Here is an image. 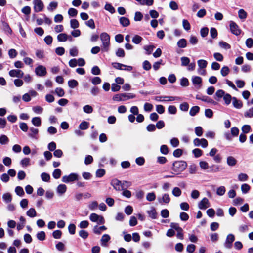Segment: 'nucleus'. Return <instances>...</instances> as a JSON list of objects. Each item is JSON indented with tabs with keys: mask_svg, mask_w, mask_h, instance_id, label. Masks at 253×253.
I'll use <instances>...</instances> for the list:
<instances>
[{
	"mask_svg": "<svg viewBox=\"0 0 253 253\" xmlns=\"http://www.w3.org/2000/svg\"><path fill=\"white\" fill-rule=\"evenodd\" d=\"M187 167V163L184 161H176L172 164V169L176 174L183 171Z\"/></svg>",
	"mask_w": 253,
	"mask_h": 253,
	"instance_id": "f257e3e1",
	"label": "nucleus"
},
{
	"mask_svg": "<svg viewBox=\"0 0 253 253\" xmlns=\"http://www.w3.org/2000/svg\"><path fill=\"white\" fill-rule=\"evenodd\" d=\"M102 42L101 50L103 52H107L110 47V36L106 32L102 33L100 36Z\"/></svg>",
	"mask_w": 253,
	"mask_h": 253,
	"instance_id": "f03ea898",
	"label": "nucleus"
},
{
	"mask_svg": "<svg viewBox=\"0 0 253 253\" xmlns=\"http://www.w3.org/2000/svg\"><path fill=\"white\" fill-rule=\"evenodd\" d=\"M135 95L132 93H120L115 95L113 97V100L115 101H125L130 99L134 98Z\"/></svg>",
	"mask_w": 253,
	"mask_h": 253,
	"instance_id": "7ed1b4c3",
	"label": "nucleus"
},
{
	"mask_svg": "<svg viewBox=\"0 0 253 253\" xmlns=\"http://www.w3.org/2000/svg\"><path fill=\"white\" fill-rule=\"evenodd\" d=\"M78 179L79 175L76 173H72L68 175H64L62 178V182L66 183L72 182L78 180Z\"/></svg>",
	"mask_w": 253,
	"mask_h": 253,
	"instance_id": "20e7f679",
	"label": "nucleus"
},
{
	"mask_svg": "<svg viewBox=\"0 0 253 253\" xmlns=\"http://www.w3.org/2000/svg\"><path fill=\"white\" fill-rule=\"evenodd\" d=\"M89 219L93 222H96L98 224H103L105 223V219L101 215H99L96 213H91L89 216Z\"/></svg>",
	"mask_w": 253,
	"mask_h": 253,
	"instance_id": "39448f33",
	"label": "nucleus"
},
{
	"mask_svg": "<svg viewBox=\"0 0 253 253\" xmlns=\"http://www.w3.org/2000/svg\"><path fill=\"white\" fill-rule=\"evenodd\" d=\"M230 29L232 33L236 36L239 35L241 32L239 26L233 21L230 22Z\"/></svg>",
	"mask_w": 253,
	"mask_h": 253,
	"instance_id": "423d86ee",
	"label": "nucleus"
},
{
	"mask_svg": "<svg viewBox=\"0 0 253 253\" xmlns=\"http://www.w3.org/2000/svg\"><path fill=\"white\" fill-rule=\"evenodd\" d=\"M178 97L174 96H157L154 97V99L159 102H169L176 100Z\"/></svg>",
	"mask_w": 253,
	"mask_h": 253,
	"instance_id": "0eeeda50",
	"label": "nucleus"
},
{
	"mask_svg": "<svg viewBox=\"0 0 253 253\" xmlns=\"http://www.w3.org/2000/svg\"><path fill=\"white\" fill-rule=\"evenodd\" d=\"M112 66L114 68L119 70L130 71L133 69V67L131 66H127L119 63H113Z\"/></svg>",
	"mask_w": 253,
	"mask_h": 253,
	"instance_id": "6e6552de",
	"label": "nucleus"
},
{
	"mask_svg": "<svg viewBox=\"0 0 253 253\" xmlns=\"http://www.w3.org/2000/svg\"><path fill=\"white\" fill-rule=\"evenodd\" d=\"M110 184L117 191H121L123 190L122 182L116 178H114L111 180Z\"/></svg>",
	"mask_w": 253,
	"mask_h": 253,
	"instance_id": "1a4fd4ad",
	"label": "nucleus"
},
{
	"mask_svg": "<svg viewBox=\"0 0 253 253\" xmlns=\"http://www.w3.org/2000/svg\"><path fill=\"white\" fill-rule=\"evenodd\" d=\"M34 9L35 12H38L42 10L44 4L41 0H34Z\"/></svg>",
	"mask_w": 253,
	"mask_h": 253,
	"instance_id": "9d476101",
	"label": "nucleus"
},
{
	"mask_svg": "<svg viewBox=\"0 0 253 253\" xmlns=\"http://www.w3.org/2000/svg\"><path fill=\"white\" fill-rule=\"evenodd\" d=\"M193 143L195 146H201L203 148H206L208 146V141L204 138L199 139L196 138L194 139Z\"/></svg>",
	"mask_w": 253,
	"mask_h": 253,
	"instance_id": "9b49d317",
	"label": "nucleus"
},
{
	"mask_svg": "<svg viewBox=\"0 0 253 253\" xmlns=\"http://www.w3.org/2000/svg\"><path fill=\"white\" fill-rule=\"evenodd\" d=\"M235 240V237L233 234H230L227 235L226 241L224 243V247L227 249H230L232 246V243Z\"/></svg>",
	"mask_w": 253,
	"mask_h": 253,
	"instance_id": "f8f14e48",
	"label": "nucleus"
},
{
	"mask_svg": "<svg viewBox=\"0 0 253 253\" xmlns=\"http://www.w3.org/2000/svg\"><path fill=\"white\" fill-rule=\"evenodd\" d=\"M158 201L161 204H169L170 201V198L168 193L162 194L161 197L158 198Z\"/></svg>",
	"mask_w": 253,
	"mask_h": 253,
	"instance_id": "ddd939ff",
	"label": "nucleus"
},
{
	"mask_svg": "<svg viewBox=\"0 0 253 253\" xmlns=\"http://www.w3.org/2000/svg\"><path fill=\"white\" fill-rule=\"evenodd\" d=\"M35 73L37 76H44L47 73L46 68L42 65H39L35 68Z\"/></svg>",
	"mask_w": 253,
	"mask_h": 253,
	"instance_id": "4468645a",
	"label": "nucleus"
},
{
	"mask_svg": "<svg viewBox=\"0 0 253 253\" xmlns=\"http://www.w3.org/2000/svg\"><path fill=\"white\" fill-rule=\"evenodd\" d=\"M9 75L11 77L22 78L24 75V73L19 69H13L9 72Z\"/></svg>",
	"mask_w": 253,
	"mask_h": 253,
	"instance_id": "2eb2a0df",
	"label": "nucleus"
},
{
	"mask_svg": "<svg viewBox=\"0 0 253 253\" xmlns=\"http://www.w3.org/2000/svg\"><path fill=\"white\" fill-rule=\"evenodd\" d=\"M210 206L208 199L204 198L198 204V208L202 210H205Z\"/></svg>",
	"mask_w": 253,
	"mask_h": 253,
	"instance_id": "dca6fc26",
	"label": "nucleus"
},
{
	"mask_svg": "<svg viewBox=\"0 0 253 253\" xmlns=\"http://www.w3.org/2000/svg\"><path fill=\"white\" fill-rule=\"evenodd\" d=\"M191 80L193 84L194 85H198L201 86L202 82V79L200 77L196 76H192Z\"/></svg>",
	"mask_w": 253,
	"mask_h": 253,
	"instance_id": "f3484780",
	"label": "nucleus"
},
{
	"mask_svg": "<svg viewBox=\"0 0 253 253\" xmlns=\"http://www.w3.org/2000/svg\"><path fill=\"white\" fill-rule=\"evenodd\" d=\"M237 163V160L233 156H228L227 158V164L229 166H235Z\"/></svg>",
	"mask_w": 253,
	"mask_h": 253,
	"instance_id": "a211bd4d",
	"label": "nucleus"
},
{
	"mask_svg": "<svg viewBox=\"0 0 253 253\" xmlns=\"http://www.w3.org/2000/svg\"><path fill=\"white\" fill-rule=\"evenodd\" d=\"M119 22L123 27H127L130 24L129 20L125 17H121L120 18Z\"/></svg>",
	"mask_w": 253,
	"mask_h": 253,
	"instance_id": "6ab92c4d",
	"label": "nucleus"
},
{
	"mask_svg": "<svg viewBox=\"0 0 253 253\" xmlns=\"http://www.w3.org/2000/svg\"><path fill=\"white\" fill-rule=\"evenodd\" d=\"M110 240V236L108 234H104L101 239V244L102 246H106V243Z\"/></svg>",
	"mask_w": 253,
	"mask_h": 253,
	"instance_id": "aec40b11",
	"label": "nucleus"
},
{
	"mask_svg": "<svg viewBox=\"0 0 253 253\" xmlns=\"http://www.w3.org/2000/svg\"><path fill=\"white\" fill-rule=\"evenodd\" d=\"M67 190V186L65 184H60L57 188V192L60 195L63 194Z\"/></svg>",
	"mask_w": 253,
	"mask_h": 253,
	"instance_id": "412c9836",
	"label": "nucleus"
},
{
	"mask_svg": "<svg viewBox=\"0 0 253 253\" xmlns=\"http://www.w3.org/2000/svg\"><path fill=\"white\" fill-rule=\"evenodd\" d=\"M232 100V103L234 107L237 109H240L242 108L243 104L241 101L238 100L236 97H233Z\"/></svg>",
	"mask_w": 253,
	"mask_h": 253,
	"instance_id": "4be33fe9",
	"label": "nucleus"
},
{
	"mask_svg": "<svg viewBox=\"0 0 253 253\" xmlns=\"http://www.w3.org/2000/svg\"><path fill=\"white\" fill-rule=\"evenodd\" d=\"M107 228L105 226L98 227V226L96 225L93 228V232L94 233L99 235L102 231H104Z\"/></svg>",
	"mask_w": 253,
	"mask_h": 253,
	"instance_id": "5701e85b",
	"label": "nucleus"
},
{
	"mask_svg": "<svg viewBox=\"0 0 253 253\" xmlns=\"http://www.w3.org/2000/svg\"><path fill=\"white\" fill-rule=\"evenodd\" d=\"M20 223H18L17 226V229L19 231L23 229L25 224L26 220L23 216H20L19 218Z\"/></svg>",
	"mask_w": 253,
	"mask_h": 253,
	"instance_id": "b1692460",
	"label": "nucleus"
},
{
	"mask_svg": "<svg viewBox=\"0 0 253 253\" xmlns=\"http://www.w3.org/2000/svg\"><path fill=\"white\" fill-rule=\"evenodd\" d=\"M198 68H206L208 65V62L204 59H200L197 61Z\"/></svg>",
	"mask_w": 253,
	"mask_h": 253,
	"instance_id": "393cba45",
	"label": "nucleus"
},
{
	"mask_svg": "<svg viewBox=\"0 0 253 253\" xmlns=\"http://www.w3.org/2000/svg\"><path fill=\"white\" fill-rule=\"evenodd\" d=\"M172 194L174 196L178 197L181 196L182 191L179 187H175L172 190Z\"/></svg>",
	"mask_w": 253,
	"mask_h": 253,
	"instance_id": "a878e982",
	"label": "nucleus"
},
{
	"mask_svg": "<svg viewBox=\"0 0 253 253\" xmlns=\"http://www.w3.org/2000/svg\"><path fill=\"white\" fill-rule=\"evenodd\" d=\"M30 161L29 158L25 157L21 160L20 164L22 167H27L31 165Z\"/></svg>",
	"mask_w": 253,
	"mask_h": 253,
	"instance_id": "bb28decb",
	"label": "nucleus"
},
{
	"mask_svg": "<svg viewBox=\"0 0 253 253\" xmlns=\"http://www.w3.org/2000/svg\"><path fill=\"white\" fill-rule=\"evenodd\" d=\"M68 35L65 33H61L57 36V40L59 42H65L68 40Z\"/></svg>",
	"mask_w": 253,
	"mask_h": 253,
	"instance_id": "cd10ccee",
	"label": "nucleus"
},
{
	"mask_svg": "<svg viewBox=\"0 0 253 253\" xmlns=\"http://www.w3.org/2000/svg\"><path fill=\"white\" fill-rule=\"evenodd\" d=\"M32 123L35 126H39L41 125V119L39 117H35L32 118Z\"/></svg>",
	"mask_w": 253,
	"mask_h": 253,
	"instance_id": "c85d7f7f",
	"label": "nucleus"
},
{
	"mask_svg": "<svg viewBox=\"0 0 253 253\" xmlns=\"http://www.w3.org/2000/svg\"><path fill=\"white\" fill-rule=\"evenodd\" d=\"M177 45L179 48H185L187 46V41L185 39H181L178 41Z\"/></svg>",
	"mask_w": 253,
	"mask_h": 253,
	"instance_id": "c756f323",
	"label": "nucleus"
},
{
	"mask_svg": "<svg viewBox=\"0 0 253 253\" xmlns=\"http://www.w3.org/2000/svg\"><path fill=\"white\" fill-rule=\"evenodd\" d=\"M2 199L5 203H9L12 200V196L9 193H6L3 194Z\"/></svg>",
	"mask_w": 253,
	"mask_h": 253,
	"instance_id": "7c9ffc66",
	"label": "nucleus"
},
{
	"mask_svg": "<svg viewBox=\"0 0 253 253\" xmlns=\"http://www.w3.org/2000/svg\"><path fill=\"white\" fill-rule=\"evenodd\" d=\"M238 17L240 19L245 20L247 17V12L243 9L238 11Z\"/></svg>",
	"mask_w": 253,
	"mask_h": 253,
	"instance_id": "2f4dec72",
	"label": "nucleus"
},
{
	"mask_svg": "<svg viewBox=\"0 0 253 253\" xmlns=\"http://www.w3.org/2000/svg\"><path fill=\"white\" fill-rule=\"evenodd\" d=\"M200 108L198 106L192 107L189 112V114L191 116H194L197 113L199 112Z\"/></svg>",
	"mask_w": 253,
	"mask_h": 253,
	"instance_id": "473e14b6",
	"label": "nucleus"
},
{
	"mask_svg": "<svg viewBox=\"0 0 253 253\" xmlns=\"http://www.w3.org/2000/svg\"><path fill=\"white\" fill-rule=\"evenodd\" d=\"M147 213L148 214L150 217L152 219H156L157 218V212L154 208H152V209L150 211H147Z\"/></svg>",
	"mask_w": 253,
	"mask_h": 253,
	"instance_id": "72a5a7b5",
	"label": "nucleus"
},
{
	"mask_svg": "<svg viewBox=\"0 0 253 253\" xmlns=\"http://www.w3.org/2000/svg\"><path fill=\"white\" fill-rule=\"evenodd\" d=\"M27 216L30 217H34L36 216L37 213L35 210L34 208H30L26 212Z\"/></svg>",
	"mask_w": 253,
	"mask_h": 253,
	"instance_id": "f704fd0d",
	"label": "nucleus"
},
{
	"mask_svg": "<svg viewBox=\"0 0 253 253\" xmlns=\"http://www.w3.org/2000/svg\"><path fill=\"white\" fill-rule=\"evenodd\" d=\"M61 175V170L59 169H55L53 173L52 176L55 179H58L60 177Z\"/></svg>",
	"mask_w": 253,
	"mask_h": 253,
	"instance_id": "c9c22d12",
	"label": "nucleus"
},
{
	"mask_svg": "<svg viewBox=\"0 0 253 253\" xmlns=\"http://www.w3.org/2000/svg\"><path fill=\"white\" fill-rule=\"evenodd\" d=\"M225 191L226 189L225 187L223 186H221L217 188L216 190V194L218 196H223L225 194Z\"/></svg>",
	"mask_w": 253,
	"mask_h": 253,
	"instance_id": "e433bc0d",
	"label": "nucleus"
},
{
	"mask_svg": "<svg viewBox=\"0 0 253 253\" xmlns=\"http://www.w3.org/2000/svg\"><path fill=\"white\" fill-rule=\"evenodd\" d=\"M143 38L139 35H135L132 38V42L136 44H139L142 41Z\"/></svg>",
	"mask_w": 253,
	"mask_h": 253,
	"instance_id": "4c0bfd02",
	"label": "nucleus"
},
{
	"mask_svg": "<svg viewBox=\"0 0 253 253\" xmlns=\"http://www.w3.org/2000/svg\"><path fill=\"white\" fill-rule=\"evenodd\" d=\"M156 195L154 192L148 193L146 195V199L147 201L152 202L155 200Z\"/></svg>",
	"mask_w": 253,
	"mask_h": 253,
	"instance_id": "58836bf2",
	"label": "nucleus"
},
{
	"mask_svg": "<svg viewBox=\"0 0 253 253\" xmlns=\"http://www.w3.org/2000/svg\"><path fill=\"white\" fill-rule=\"evenodd\" d=\"M241 189L242 193L246 194L249 191L250 186L248 184L244 183L241 185Z\"/></svg>",
	"mask_w": 253,
	"mask_h": 253,
	"instance_id": "ea45409f",
	"label": "nucleus"
},
{
	"mask_svg": "<svg viewBox=\"0 0 253 253\" xmlns=\"http://www.w3.org/2000/svg\"><path fill=\"white\" fill-rule=\"evenodd\" d=\"M70 26L73 29H76L79 27V23L76 19H71L70 20Z\"/></svg>",
	"mask_w": 253,
	"mask_h": 253,
	"instance_id": "a19ab883",
	"label": "nucleus"
},
{
	"mask_svg": "<svg viewBox=\"0 0 253 253\" xmlns=\"http://www.w3.org/2000/svg\"><path fill=\"white\" fill-rule=\"evenodd\" d=\"M229 68L227 66H224L221 68L220 73L222 76L225 77L229 74Z\"/></svg>",
	"mask_w": 253,
	"mask_h": 253,
	"instance_id": "79ce46f5",
	"label": "nucleus"
},
{
	"mask_svg": "<svg viewBox=\"0 0 253 253\" xmlns=\"http://www.w3.org/2000/svg\"><path fill=\"white\" fill-rule=\"evenodd\" d=\"M155 47V46L153 45H146L144 47V49L146 50V54L150 55L152 53Z\"/></svg>",
	"mask_w": 253,
	"mask_h": 253,
	"instance_id": "37998d69",
	"label": "nucleus"
},
{
	"mask_svg": "<svg viewBox=\"0 0 253 253\" xmlns=\"http://www.w3.org/2000/svg\"><path fill=\"white\" fill-rule=\"evenodd\" d=\"M68 84L70 88H74L78 86V82L76 80L73 79L69 80L68 81Z\"/></svg>",
	"mask_w": 253,
	"mask_h": 253,
	"instance_id": "c03bdc74",
	"label": "nucleus"
},
{
	"mask_svg": "<svg viewBox=\"0 0 253 253\" xmlns=\"http://www.w3.org/2000/svg\"><path fill=\"white\" fill-rule=\"evenodd\" d=\"M181 61V66H186L190 63V59L189 58L187 57H182L180 58Z\"/></svg>",
	"mask_w": 253,
	"mask_h": 253,
	"instance_id": "a18cd8bd",
	"label": "nucleus"
},
{
	"mask_svg": "<svg viewBox=\"0 0 253 253\" xmlns=\"http://www.w3.org/2000/svg\"><path fill=\"white\" fill-rule=\"evenodd\" d=\"M238 179L240 181H246L248 179V176L245 173H241L238 175Z\"/></svg>",
	"mask_w": 253,
	"mask_h": 253,
	"instance_id": "49530a36",
	"label": "nucleus"
},
{
	"mask_svg": "<svg viewBox=\"0 0 253 253\" xmlns=\"http://www.w3.org/2000/svg\"><path fill=\"white\" fill-rule=\"evenodd\" d=\"M91 82L93 85H98L101 83V79L99 77H95L91 79Z\"/></svg>",
	"mask_w": 253,
	"mask_h": 253,
	"instance_id": "de8ad7c7",
	"label": "nucleus"
},
{
	"mask_svg": "<svg viewBox=\"0 0 253 253\" xmlns=\"http://www.w3.org/2000/svg\"><path fill=\"white\" fill-rule=\"evenodd\" d=\"M58 3L55 1L51 2L48 6L47 7V9L49 11H53L57 7Z\"/></svg>",
	"mask_w": 253,
	"mask_h": 253,
	"instance_id": "09e8293b",
	"label": "nucleus"
},
{
	"mask_svg": "<svg viewBox=\"0 0 253 253\" xmlns=\"http://www.w3.org/2000/svg\"><path fill=\"white\" fill-rule=\"evenodd\" d=\"M223 99L225 101L226 105H228L231 103V99H232V98L229 94L226 93L223 96Z\"/></svg>",
	"mask_w": 253,
	"mask_h": 253,
	"instance_id": "8fccbe9b",
	"label": "nucleus"
},
{
	"mask_svg": "<svg viewBox=\"0 0 253 253\" xmlns=\"http://www.w3.org/2000/svg\"><path fill=\"white\" fill-rule=\"evenodd\" d=\"M15 191L16 194L19 196H23L24 195L23 189L20 186H17L15 188Z\"/></svg>",
	"mask_w": 253,
	"mask_h": 253,
	"instance_id": "3c124183",
	"label": "nucleus"
},
{
	"mask_svg": "<svg viewBox=\"0 0 253 253\" xmlns=\"http://www.w3.org/2000/svg\"><path fill=\"white\" fill-rule=\"evenodd\" d=\"M9 142L8 137L5 135H2L0 137V143L1 145L7 144Z\"/></svg>",
	"mask_w": 253,
	"mask_h": 253,
	"instance_id": "603ef678",
	"label": "nucleus"
},
{
	"mask_svg": "<svg viewBox=\"0 0 253 253\" xmlns=\"http://www.w3.org/2000/svg\"><path fill=\"white\" fill-rule=\"evenodd\" d=\"M200 168L203 170H207L209 169V164L206 161H202L199 162Z\"/></svg>",
	"mask_w": 253,
	"mask_h": 253,
	"instance_id": "864d4df0",
	"label": "nucleus"
},
{
	"mask_svg": "<svg viewBox=\"0 0 253 253\" xmlns=\"http://www.w3.org/2000/svg\"><path fill=\"white\" fill-rule=\"evenodd\" d=\"M37 238L40 241H43L45 239V233L44 231H40L37 234Z\"/></svg>",
	"mask_w": 253,
	"mask_h": 253,
	"instance_id": "5fc2aeb1",
	"label": "nucleus"
},
{
	"mask_svg": "<svg viewBox=\"0 0 253 253\" xmlns=\"http://www.w3.org/2000/svg\"><path fill=\"white\" fill-rule=\"evenodd\" d=\"M89 123L86 121L82 122L79 125L80 129L82 130H85L88 128Z\"/></svg>",
	"mask_w": 253,
	"mask_h": 253,
	"instance_id": "6e6d98bb",
	"label": "nucleus"
},
{
	"mask_svg": "<svg viewBox=\"0 0 253 253\" xmlns=\"http://www.w3.org/2000/svg\"><path fill=\"white\" fill-rule=\"evenodd\" d=\"M93 108L89 105H86L83 107V111L86 113H91L93 112Z\"/></svg>",
	"mask_w": 253,
	"mask_h": 253,
	"instance_id": "4d7b16f0",
	"label": "nucleus"
},
{
	"mask_svg": "<svg viewBox=\"0 0 253 253\" xmlns=\"http://www.w3.org/2000/svg\"><path fill=\"white\" fill-rule=\"evenodd\" d=\"M241 129L243 133H248L251 131V128L250 125H244L242 126Z\"/></svg>",
	"mask_w": 253,
	"mask_h": 253,
	"instance_id": "13d9d810",
	"label": "nucleus"
},
{
	"mask_svg": "<svg viewBox=\"0 0 253 253\" xmlns=\"http://www.w3.org/2000/svg\"><path fill=\"white\" fill-rule=\"evenodd\" d=\"M192 152L196 158L200 157L202 155V151L198 148L193 149Z\"/></svg>",
	"mask_w": 253,
	"mask_h": 253,
	"instance_id": "bf43d9fd",
	"label": "nucleus"
},
{
	"mask_svg": "<svg viewBox=\"0 0 253 253\" xmlns=\"http://www.w3.org/2000/svg\"><path fill=\"white\" fill-rule=\"evenodd\" d=\"M41 178L43 181L48 182L50 180V177L49 174L43 172L41 174Z\"/></svg>",
	"mask_w": 253,
	"mask_h": 253,
	"instance_id": "052dcab7",
	"label": "nucleus"
},
{
	"mask_svg": "<svg viewBox=\"0 0 253 253\" xmlns=\"http://www.w3.org/2000/svg\"><path fill=\"white\" fill-rule=\"evenodd\" d=\"M182 25L184 28V29L188 31L190 29L191 26L189 22L188 21V20L186 19H184L182 21Z\"/></svg>",
	"mask_w": 253,
	"mask_h": 253,
	"instance_id": "680f3d73",
	"label": "nucleus"
},
{
	"mask_svg": "<svg viewBox=\"0 0 253 253\" xmlns=\"http://www.w3.org/2000/svg\"><path fill=\"white\" fill-rule=\"evenodd\" d=\"M105 174V170L103 169H100L96 171V176L97 177H101Z\"/></svg>",
	"mask_w": 253,
	"mask_h": 253,
	"instance_id": "e2e57ef3",
	"label": "nucleus"
},
{
	"mask_svg": "<svg viewBox=\"0 0 253 253\" xmlns=\"http://www.w3.org/2000/svg\"><path fill=\"white\" fill-rule=\"evenodd\" d=\"M55 92L56 94L59 96V97H62L64 95L65 92L64 90L60 87H57L55 89Z\"/></svg>",
	"mask_w": 253,
	"mask_h": 253,
	"instance_id": "0e129e2a",
	"label": "nucleus"
},
{
	"mask_svg": "<svg viewBox=\"0 0 253 253\" xmlns=\"http://www.w3.org/2000/svg\"><path fill=\"white\" fill-rule=\"evenodd\" d=\"M85 24L86 26L90 27L92 29H94L95 28V23L94 20L92 19H90L87 21H86Z\"/></svg>",
	"mask_w": 253,
	"mask_h": 253,
	"instance_id": "69168bd1",
	"label": "nucleus"
},
{
	"mask_svg": "<svg viewBox=\"0 0 253 253\" xmlns=\"http://www.w3.org/2000/svg\"><path fill=\"white\" fill-rule=\"evenodd\" d=\"M244 116L247 118H252L253 117V107L249 109L248 110L246 111L244 113Z\"/></svg>",
	"mask_w": 253,
	"mask_h": 253,
	"instance_id": "338daca9",
	"label": "nucleus"
},
{
	"mask_svg": "<svg viewBox=\"0 0 253 253\" xmlns=\"http://www.w3.org/2000/svg\"><path fill=\"white\" fill-rule=\"evenodd\" d=\"M196 249V246L194 244H190L187 246L186 251L189 253H193Z\"/></svg>",
	"mask_w": 253,
	"mask_h": 253,
	"instance_id": "774afa93",
	"label": "nucleus"
}]
</instances>
